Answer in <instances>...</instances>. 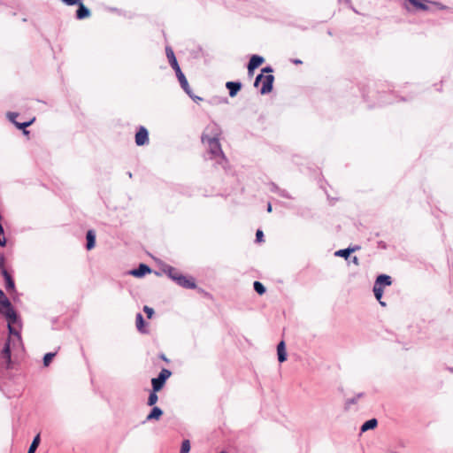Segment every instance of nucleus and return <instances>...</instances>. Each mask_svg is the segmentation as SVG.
<instances>
[{
  "label": "nucleus",
  "instance_id": "3",
  "mask_svg": "<svg viewBox=\"0 0 453 453\" xmlns=\"http://www.w3.org/2000/svg\"><path fill=\"white\" fill-rule=\"evenodd\" d=\"M163 272L176 284L179 286L187 288V289H195L196 288V281L192 277H186L181 274L176 268L171 265H165L163 268Z\"/></svg>",
  "mask_w": 453,
  "mask_h": 453
},
{
  "label": "nucleus",
  "instance_id": "38",
  "mask_svg": "<svg viewBox=\"0 0 453 453\" xmlns=\"http://www.w3.org/2000/svg\"><path fill=\"white\" fill-rule=\"evenodd\" d=\"M349 262L355 264L356 265H359V259L357 257L354 256L352 257H350V260Z\"/></svg>",
  "mask_w": 453,
  "mask_h": 453
},
{
  "label": "nucleus",
  "instance_id": "36",
  "mask_svg": "<svg viewBox=\"0 0 453 453\" xmlns=\"http://www.w3.org/2000/svg\"><path fill=\"white\" fill-rule=\"evenodd\" d=\"M4 264H5V257L4 254H0V270H1V273L3 272V269H5L4 268Z\"/></svg>",
  "mask_w": 453,
  "mask_h": 453
},
{
  "label": "nucleus",
  "instance_id": "30",
  "mask_svg": "<svg viewBox=\"0 0 453 453\" xmlns=\"http://www.w3.org/2000/svg\"><path fill=\"white\" fill-rule=\"evenodd\" d=\"M56 356V352H49L46 353L43 357V365L44 366H48L52 361L53 357Z\"/></svg>",
  "mask_w": 453,
  "mask_h": 453
},
{
  "label": "nucleus",
  "instance_id": "2",
  "mask_svg": "<svg viewBox=\"0 0 453 453\" xmlns=\"http://www.w3.org/2000/svg\"><path fill=\"white\" fill-rule=\"evenodd\" d=\"M218 135L219 134L217 132L213 136H210L203 133L202 134V142L208 144L209 151L213 157L219 156L220 157V161L218 163L222 165V167L226 169L227 159L221 150V145L219 143Z\"/></svg>",
  "mask_w": 453,
  "mask_h": 453
},
{
  "label": "nucleus",
  "instance_id": "11",
  "mask_svg": "<svg viewBox=\"0 0 453 453\" xmlns=\"http://www.w3.org/2000/svg\"><path fill=\"white\" fill-rule=\"evenodd\" d=\"M150 273L151 268L148 265L140 264L137 268L131 270L129 274L136 278H142Z\"/></svg>",
  "mask_w": 453,
  "mask_h": 453
},
{
  "label": "nucleus",
  "instance_id": "5",
  "mask_svg": "<svg viewBox=\"0 0 453 453\" xmlns=\"http://www.w3.org/2000/svg\"><path fill=\"white\" fill-rule=\"evenodd\" d=\"M172 375V372L166 368H163L157 377L151 380V386L154 391H160L165 384V381Z\"/></svg>",
  "mask_w": 453,
  "mask_h": 453
},
{
  "label": "nucleus",
  "instance_id": "44",
  "mask_svg": "<svg viewBox=\"0 0 453 453\" xmlns=\"http://www.w3.org/2000/svg\"><path fill=\"white\" fill-rule=\"evenodd\" d=\"M379 303H380V304L381 306H386V303H385V302H383V301H381V300H380V302H379Z\"/></svg>",
  "mask_w": 453,
  "mask_h": 453
},
{
  "label": "nucleus",
  "instance_id": "45",
  "mask_svg": "<svg viewBox=\"0 0 453 453\" xmlns=\"http://www.w3.org/2000/svg\"><path fill=\"white\" fill-rule=\"evenodd\" d=\"M127 176H129L130 178L132 177V173L130 172L127 173Z\"/></svg>",
  "mask_w": 453,
  "mask_h": 453
},
{
  "label": "nucleus",
  "instance_id": "41",
  "mask_svg": "<svg viewBox=\"0 0 453 453\" xmlns=\"http://www.w3.org/2000/svg\"><path fill=\"white\" fill-rule=\"evenodd\" d=\"M272 210H273V208H272V204H271V203H268V204H267V211H268V212H271V211H272Z\"/></svg>",
  "mask_w": 453,
  "mask_h": 453
},
{
  "label": "nucleus",
  "instance_id": "34",
  "mask_svg": "<svg viewBox=\"0 0 453 453\" xmlns=\"http://www.w3.org/2000/svg\"><path fill=\"white\" fill-rule=\"evenodd\" d=\"M264 234H263V231L260 230V229H257V233H256V241L258 242H261L264 241Z\"/></svg>",
  "mask_w": 453,
  "mask_h": 453
},
{
  "label": "nucleus",
  "instance_id": "28",
  "mask_svg": "<svg viewBox=\"0 0 453 453\" xmlns=\"http://www.w3.org/2000/svg\"><path fill=\"white\" fill-rule=\"evenodd\" d=\"M157 391H154V389H152V391L150 393L147 403L149 406H154L157 402L158 396L157 395Z\"/></svg>",
  "mask_w": 453,
  "mask_h": 453
},
{
  "label": "nucleus",
  "instance_id": "42",
  "mask_svg": "<svg viewBox=\"0 0 453 453\" xmlns=\"http://www.w3.org/2000/svg\"><path fill=\"white\" fill-rule=\"evenodd\" d=\"M160 357L165 361V362H168V359L166 358V357L165 356V354H161Z\"/></svg>",
  "mask_w": 453,
  "mask_h": 453
},
{
  "label": "nucleus",
  "instance_id": "27",
  "mask_svg": "<svg viewBox=\"0 0 453 453\" xmlns=\"http://www.w3.org/2000/svg\"><path fill=\"white\" fill-rule=\"evenodd\" d=\"M253 288L254 290L260 296L264 295L266 291L265 287L260 281H254Z\"/></svg>",
  "mask_w": 453,
  "mask_h": 453
},
{
  "label": "nucleus",
  "instance_id": "22",
  "mask_svg": "<svg viewBox=\"0 0 453 453\" xmlns=\"http://www.w3.org/2000/svg\"><path fill=\"white\" fill-rule=\"evenodd\" d=\"M378 426V420L376 418H371L366 420L362 426H361V432L365 433L368 430L374 429Z\"/></svg>",
  "mask_w": 453,
  "mask_h": 453
},
{
  "label": "nucleus",
  "instance_id": "39",
  "mask_svg": "<svg viewBox=\"0 0 453 453\" xmlns=\"http://www.w3.org/2000/svg\"><path fill=\"white\" fill-rule=\"evenodd\" d=\"M291 61H292V63H294L296 65H300V64L303 63L302 60L297 59V58L296 59H292Z\"/></svg>",
  "mask_w": 453,
  "mask_h": 453
},
{
  "label": "nucleus",
  "instance_id": "21",
  "mask_svg": "<svg viewBox=\"0 0 453 453\" xmlns=\"http://www.w3.org/2000/svg\"><path fill=\"white\" fill-rule=\"evenodd\" d=\"M277 354H278V360L280 363H283L287 360V352H286V347L285 342L283 341L280 342L277 346Z\"/></svg>",
  "mask_w": 453,
  "mask_h": 453
},
{
  "label": "nucleus",
  "instance_id": "23",
  "mask_svg": "<svg viewBox=\"0 0 453 453\" xmlns=\"http://www.w3.org/2000/svg\"><path fill=\"white\" fill-rule=\"evenodd\" d=\"M354 251H355V249H351V247H349V248L339 250L335 251L334 256L341 257L345 258L346 260H349L351 253Z\"/></svg>",
  "mask_w": 453,
  "mask_h": 453
},
{
  "label": "nucleus",
  "instance_id": "7",
  "mask_svg": "<svg viewBox=\"0 0 453 453\" xmlns=\"http://www.w3.org/2000/svg\"><path fill=\"white\" fill-rule=\"evenodd\" d=\"M0 359L7 369L12 365L11 339L8 338L1 352Z\"/></svg>",
  "mask_w": 453,
  "mask_h": 453
},
{
  "label": "nucleus",
  "instance_id": "25",
  "mask_svg": "<svg viewBox=\"0 0 453 453\" xmlns=\"http://www.w3.org/2000/svg\"><path fill=\"white\" fill-rule=\"evenodd\" d=\"M41 441L40 434H36L29 446L27 453H35Z\"/></svg>",
  "mask_w": 453,
  "mask_h": 453
},
{
  "label": "nucleus",
  "instance_id": "16",
  "mask_svg": "<svg viewBox=\"0 0 453 453\" xmlns=\"http://www.w3.org/2000/svg\"><path fill=\"white\" fill-rule=\"evenodd\" d=\"M269 189H270L271 192L277 193L281 197L288 198V199H291L292 198V196L289 195V193L287 190L279 188L273 182H271L269 184Z\"/></svg>",
  "mask_w": 453,
  "mask_h": 453
},
{
  "label": "nucleus",
  "instance_id": "37",
  "mask_svg": "<svg viewBox=\"0 0 453 453\" xmlns=\"http://www.w3.org/2000/svg\"><path fill=\"white\" fill-rule=\"evenodd\" d=\"M273 72V69L271 66H265V67L262 68V70H261L262 74H264V73L271 74Z\"/></svg>",
  "mask_w": 453,
  "mask_h": 453
},
{
  "label": "nucleus",
  "instance_id": "9",
  "mask_svg": "<svg viewBox=\"0 0 453 453\" xmlns=\"http://www.w3.org/2000/svg\"><path fill=\"white\" fill-rule=\"evenodd\" d=\"M273 81L274 76L273 74L265 75L262 81V87L260 88L261 95H266L272 92L273 88Z\"/></svg>",
  "mask_w": 453,
  "mask_h": 453
},
{
  "label": "nucleus",
  "instance_id": "6",
  "mask_svg": "<svg viewBox=\"0 0 453 453\" xmlns=\"http://www.w3.org/2000/svg\"><path fill=\"white\" fill-rule=\"evenodd\" d=\"M19 116V114L17 112H12V111H9L7 113V118L8 119L13 123L15 125V127L18 128V129H20V130H23V133L25 134H27L29 132L26 129L27 127H29L30 125H32V123L35 121V118H33L31 120L29 121H25V122H17L16 121V118Z\"/></svg>",
  "mask_w": 453,
  "mask_h": 453
},
{
  "label": "nucleus",
  "instance_id": "35",
  "mask_svg": "<svg viewBox=\"0 0 453 453\" xmlns=\"http://www.w3.org/2000/svg\"><path fill=\"white\" fill-rule=\"evenodd\" d=\"M265 75L262 74V73H259L256 79H255V81H254V87H258L259 83L263 81V79H264Z\"/></svg>",
  "mask_w": 453,
  "mask_h": 453
},
{
  "label": "nucleus",
  "instance_id": "10",
  "mask_svg": "<svg viewBox=\"0 0 453 453\" xmlns=\"http://www.w3.org/2000/svg\"><path fill=\"white\" fill-rule=\"evenodd\" d=\"M265 61V58L258 55L251 56L249 63H248V73L251 75L255 69L260 66Z\"/></svg>",
  "mask_w": 453,
  "mask_h": 453
},
{
  "label": "nucleus",
  "instance_id": "12",
  "mask_svg": "<svg viewBox=\"0 0 453 453\" xmlns=\"http://www.w3.org/2000/svg\"><path fill=\"white\" fill-rule=\"evenodd\" d=\"M90 10L83 4V3H80L78 4V9L76 10V19H84L90 16Z\"/></svg>",
  "mask_w": 453,
  "mask_h": 453
},
{
  "label": "nucleus",
  "instance_id": "26",
  "mask_svg": "<svg viewBox=\"0 0 453 453\" xmlns=\"http://www.w3.org/2000/svg\"><path fill=\"white\" fill-rule=\"evenodd\" d=\"M364 396V393H358L354 397L349 398L345 402V409H349L350 405L356 404L357 401Z\"/></svg>",
  "mask_w": 453,
  "mask_h": 453
},
{
  "label": "nucleus",
  "instance_id": "19",
  "mask_svg": "<svg viewBox=\"0 0 453 453\" xmlns=\"http://www.w3.org/2000/svg\"><path fill=\"white\" fill-rule=\"evenodd\" d=\"M163 413V411L159 407L153 406L150 412L146 417V421L158 420Z\"/></svg>",
  "mask_w": 453,
  "mask_h": 453
},
{
  "label": "nucleus",
  "instance_id": "20",
  "mask_svg": "<svg viewBox=\"0 0 453 453\" xmlns=\"http://www.w3.org/2000/svg\"><path fill=\"white\" fill-rule=\"evenodd\" d=\"M86 248L88 250H90L95 248L96 245V233L94 230H88L86 234Z\"/></svg>",
  "mask_w": 453,
  "mask_h": 453
},
{
  "label": "nucleus",
  "instance_id": "32",
  "mask_svg": "<svg viewBox=\"0 0 453 453\" xmlns=\"http://www.w3.org/2000/svg\"><path fill=\"white\" fill-rule=\"evenodd\" d=\"M143 311L146 313L149 319H150L154 314V310L147 305L143 307Z\"/></svg>",
  "mask_w": 453,
  "mask_h": 453
},
{
  "label": "nucleus",
  "instance_id": "4",
  "mask_svg": "<svg viewBox=\"0 0 453 453\" xmlns=\"http://www.w3.org/2000/svg\"><path fill=\"white\" fill-rule=\"evenodd\" d=\"M2 315L4 316L7 320L9 334L16 336L18 341L21 342L20 333L14 326V325H18L19 327H21V320L14 308H9L8 310L4 311Z\"/></svg>",
  "mask_w": 453,
  "mask_h": 453
},
{
  "label": "nucleus",
  "instance_id": "29",
  "mask_svg": "<svg viewBox=\"0 0 453 453\" xmlns=\"http://www.w3.org/2000/svg\"><path fill=\"white\" fill-rule=\"evenodd\" d=\"M372 291L374 293V296L375 298L380 302V299L382 298V296H383V288H380V286H377L376 284L373 285V288H372Z\"/></svg>",
  "mask_w": 453,
  "mask_h": 453
},
{
  "label": "nucleus",
  "instance_id": "18",
  "mask_svg": "<svg viewBox=\"0 0 453 453\" xmlns=\"http://www.w3.org/2000/svg\"><path fill=\"white\" fill-rule=\"evenodd\" d=\"M135 325L137 330L142 334H148L149 331L146 328L143 316L141 313H137L135 316Z\"/></svg>",
  "mask_w": 453,
  "mask_h": 453
},
{
  "label": "nucleus",
  "instance_id": "24",
  "mask_svg": "<svg viewBox=\"0 0 453 453\" xmlns=\"http://www.w3.org/2000/svg\"><path fill=\"white\" fill-rule=\"evenodd\" d=\"M405 4L409 3L412 4L415 8L422 10V11H428L429 6L426 4L422 3L420 0H404Z\"/></svg>",
  "mask_w": 453,
  "mask_h": 453
},
{
  "label": "nucleus",
  "instance_id": "40",
  "mask_svg": "<svg viewBox=\"0 0 453 453\" xmlns=\"http://www.w3.org/2000/svg\"><path fill=\"white\" fill-rule=\"evenodd\" d=\"M434 4H436L441 10H443L446 8V6L442 5L440 3H434Z\"/></svg>",
  "mask_w": 453,
  "mask_h": 453
},
{
  "label": "nucleus",
  "instance_id": "1",
  "mask_svg": "<svg viewBox=\"0 0 453 453\" xmlns=\"http://www.w3.org/2000/svg\"><path fill=\"white\" fill-rule=\"evenodd\" d=\"M165 53H166V57L168 58V61H169V64L170 65L172 66V68L175 71V73H176V76L179 80V82L180 84V87L182 88V89L186 92V94L196 103H198V102H201L203 101V98L198 96H196L193 94L190 87H189V84L188 82V80L186 78V76L184 75V73L181 72V69L178 64V61L176 59V57L174 55V52L173 50H172L171 47H166L165 48Z\"/></svg>",
  "mask_w": 453,
  "mask_h": 453
},
{
  "label": "nucleus",
  "instance_id": "14",
  "mask_svg": "<svg viewBox=\"0 0 453 453\" xmlns=\"http://www.w3.org/2000/svg\"><path fill=\"white\" fill-rule=\"evenodd\" d=\"M226 87L229 90V96L234 97L241 90L242 83L240 81H227Z\"/></svg>",
  "mask_w": 453,
  "mask_h": 453
},
{
  "label": "nucleus",
  "instance_id": "15",
  "mask_svg": "<svg viewBox=\"0 0 453 453\" xmlns=\"http://www.w3.org/2000/svg\"><path fill=\"white\" fill-rule=\"evenodd\" d=\"M12 307L11 301L7 298L4 292L0 289V314H3L4 311Z\"/></svg>",
  "mask_w": 453,
  "mask_h": 453
},
{
  "label": "nucleus",
  "instance_id": "31",
  "mask_svg": "<svg viewBox=\"0 0 453 453\" xmlns=\"http://www.w3.org/2000/svg\"><path fill=\"white\" fill-rule=\"evenodd\" d=\"M190 451V442L188 440H184L181 443L180 453H189Z\"/></svg>",
  "mask_w": 453,
  "mask_h": 453
},
{
  "label": "nucleus",
  "instance_id": "43",
  "mask_svg": "<svg viewBox=\"0 0 453 453\" xmlns=\"http://www.w3.org/2000/svg\"><path fill=\"white\" fill-rule=\"evenodd\" d=\"M351 249H355V251H356V250H358L360 249V247L359 246H354V247H351Z\"/></svg>",
  "mask_w": 453,
  "mask_h": 453
},
{
  "label": "nucleus",
  "instance_id": "13",
  "mask_svg": "<svg viewBox=\"0 0 453 453\" xmlns=\"http://www.w3.org/2000/svg\"><path fill=\"white\" fill-rule=\"evenodd\" d=\"M2 275L5 282V289L9 292L15 290V283L9 272L6 269H3Z\"/></svg>",
  "mask_w": 453,
  "mask_h": 453
},
{
  "label": "nucleus",
  "instance_id": "8",
  "mask_svg": "<svg viewBox=\"0 0 453 453\" xmlns=\"http://www.w3.org/2000/svg\"><path fill=\"white\" fill-rule=\"evenodd\" d=\"M135 143L137 146H143L149 143V132L143 126H141L135 134Z\"/></svg>",
  "mask_w": 453,
  "mask_h": 453
},
{
  "label": "nucleus",
  "instance_id": "33",
  "mask_svg": "<svg viewBox=\"0 0 453 453\" xmlns=\"http://www.w3.org/2000/svg\"><path fill=\"white\" fill-rule=\"evenodd\" d=\"M64 4L66 5L72 6V5H78L80 3H81L82 0H61Z\"/></svg>",
  "mask_w": 453,
  "mask_h": 453
},
{
  "label": "nucleus",
  "instance_id": "17",
  "mask_svg": "<svg viewBox=\"0 0 453 453\" xmlns=\"http://www.w3.org/2000/svg\"><path fill=\"white\" fill-rule=\"evenodd\" d=\"M374 284L383 288V287L390 286L392 284V279L389 275L380 274L376 278Z\"/></svg>",
  "mask_w": 453,
  "mask_h": 453
}]
</instances>
